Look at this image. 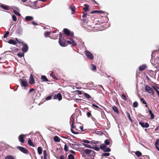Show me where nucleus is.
Returning <instances> with one entry per match:
<instances>
[{
	"mask_svg": "<svg viewBox=\"0 0 159 159\" xmlns=\"http://www.w3.org/2000/svg\"><path fill=\"white\" fill-rule=\"evenodd\" d=\"M20 85L22 87H24L25 89V88L28 86L29 84L27 82V81L26 79H20Z\"/></svg>",
	"mask_w": 159,
	"mask_h": 159,
	"instance_id": "1",
	"label": "nucleus"
},
{
	"mask_svg": "<svg viewBox=\"0 0 159 159\" xmlns=\"http://www.w3.org/2000/svg\"><path fill=\"white\" fill-rule=\"evenodd\" d=\"M145 90L148 93L151 94L152 95L154 94V92L152 88L148 85H146L145 86Z\"/></svg>",
	"mask_w": 159,
	"mask_h": 159,
	"instance_id": "2",
	"label": "nucleus"
},
{
	"mask_svg": "<svg viewBox=\"0 0 159 159\" xmlns=\"http://www.w3.org/2000/svg\"><path fill=\"white\" fill-rule=\"evenodd\" d=\"M62 35V34L60 33L59 36V43L61 46L64 47L66 46V43L62 40V39L63 40V38Z\"/></svg>",
	"mask_w": 159,
	"mask_h": 159,
	"instance_id": "3",
	"label": "nucleus"
},
{
	"mask_svg": "<svg viewBox=\"0 0 159 159\" xmlns=\"http://www.w3.org/2000/svg\"><path fill=\"white\" fill-rule=\"evenodd\" d=\"M86 56L89 59L93 60V54L89 51L88 50L85 51Z\"/></svg>",
	"mask_w": 159,
	"mask_h": 159,
	"instance_id": "4",
	"label": "nucleus"
},
{
	"mask_svg": "<svg viewBox=\"0 0 159 159\" xmlns=\"http://www.w3.org/2000/svg\"><path fill=\"white\" fill-rule=\"evenodd\" d=\"M64 33L67 35H70L71 37H72L74 35L73 33L70 31L69 30L66 28L63 29Z\"/></svg>",
	"mask_w": 159,
	"mask_h": 159,
	"instance_id": "5",
	"label": "nucleus"
},
{
	"mask_svg": "<svg viewBox=\"0 0 159 159\" xmlns=\"http://www.w3.org/2000/svg\"><path fill=\"white\" fill-rule=\"evenodd\" d=\"M17 148L25 154H27L28 153V150L23 147L18 146Z\"/></svg>",
	"mask_w": 159,
	"mask_h": 159,
	"instance_id": "6",
	"label": "nucleus"
},
{
	"mask_svg": "<svg viewBox=\"0 0 159 159\" xmlns=\"http://www.w3.org/2000/svg\"><path fill=\"white\" fill-rule=\"evenodd\" d=\"M23 45V47L22 48V51L24 52H27L28 49V47L27 44L25 43H21Z\"/></svg>",
	"mask_w": 159,
	"mask_h": 159,
	"instance_id": "7",
	"label": "nucleus"
},
{
	"mask_svg": "<svg viewBox=\"0 0 159 159\" xmlns=\"http://www.w3.org/2000/svg\"><path fill=\"white\" fill-rule=\"evenodd\" d=\"M53 98L54 99H57L59 101L61 100L62 99V96L61 93H58L57 95L54 96Z\"/></svg>",
	"mask_w": 159,
	"mask_h": 159,
	"instance_id": "8",
	"label": "nucleus"
},
{
	"mask_svg": "<svg viewBox=\"0 0 159 159\" xmlns=\"http://www.w3.org/2000/svg\"><path fill=\"white\" fill-rule=\"evenodd\" d=\"M67 42L69 44H71L73 46H75L77 45V43H75L74 40L71 38L70 40H67Z\"/></svg>",
	"mask_w": 159,
	"mask_h": 159,
	"instance_id": "9",
	"label": "nucleus"
},
{
	"mask_svg": "<svg viewBox=\"0 0 159 159\" xmlns=\"http://www.w3.org/2000/svg\"><path fill=\"white\" fill-rule=\"evenodd\" d=\"M139 123L140 125L143 128H147L149 126V125L147 122L144 123L143 122H139Z\"/></svg>",
	"mask_w": 159,
	"mask_h": 159,
	"instance_id": "10",
	"label": "nucleus"
},
{
	"mask_svg": "<svg viewBox=\"0 0 159 159\" xmlns=\"http://www.w3.org/2000/svg\"><path fill=\"white\" fill-rule=\"evenodd\" d=\"M24 135L21 134L18 137V139L19 141L21 143H24L25 142V140L24 139Z\"/></svg>",
	"mask_w": 159,
	"mask_h": 159,
	"instance_id": "11",
	"label": "nucleus"
},
{
	"mask_svg": "<svg viewBox=\"0 0 159 159\" xmlns=\"http://www.w3.org/2000/svg\"><path fill=\"white\" fill-rule=\"evenodd\" d=\"M147 68V66L145 64H143L139 67V71H142Z\"/></svg>",
	"mask_w": 159,
	"mask_h": 159,
	"instance_id": "12",
	"label": "nucleus"
},
{
	"mask_svg": "<svg viewBox=\"0 0 159 159\" xmlns=\"http://www.w3.org/2000/svg\"><path fill=\"white\" fill-rule=\"evenodd\" d=\"M29 83L30 84H33L35 83V81L33 75H31L29 79Z\"/></svg>",
	"mask_w": 159,
	"mask_h": 159,
	"instance_id": "13",
	"label": "nucleus"
},
{
	"mask_svg": "<svg viewBox=\"0 0 159 159\" xmlns=\"http://www.w3.org/2000/svg\"><path fill=\"white\" fill-rule=\"evenodd\" d=\"M16 32L18 34H20L22 32V29L20 25H19L17 28Z\"/></svg>",
	"mask_w": 159,
	"mask_h": 159,
	"instance_id": "14",
	"label": "nucleus"
},
{
	"mask_svg": "<svg viewBox=\"0 0 159 159\" xmlns=\"http://www.w3.org/2000/svg\"><path fill=\"white\" fill-rule=\"evenodd\" d=\"M84 152L87 155H89L90 153L91 152H93V151L90 149H86L84 150Z\"/></svg>",
	"mask_w": 159,
	"mask_h": 159,
	"instance_id": "15",
	"label": "nucleus"
},
{
	"mask_svg": "<svg viewBox=\"0 0 159 159\" xmlns=\"http://www.w3.org/2000/svg\"><path fill=\"white\" fill-rule=\"evenodd\" d=\"M41 79L44 82H48L49 81L47 79L46 77L44 75H42L41 76Z\"/></svg>",
	"mask_w": 159,
	"mask_h": 159,
	"instance_id": "16",
	"label": "nucleus"
},
{
	"mask_svg": "<svg viewBox=\"0 0 159 159\" xmlns=\"http://www.w3.org/2000/svg\"><path fill=\"white\" fill-rule=\"evenodd\" d=\"M103 11H102L94 10L91 12V13L93 14L95 13H98L99 14H102L103 13Z\"/></svg>",
	"mask_w": 159,
	"mask_h": 159,
	"instance_id": "17",
	"label": "nucleus"
},
{
	"mask_svg": "<svg viewBox=\"0 0 159 159\" xmlns=\"http://www.w3.org/2000/svg\"><path fill=\"white\" fill-rule=\"evenodd\" d=\"M28 143L30 145L32 146L33 147H34L35 146V145L33 143H32L31 140L30 139H29Z\"/></svg>",
	"mask_w": 159,
	"mask_h": 159,
	"instance_id": "18",
	"label": "nucleus"
},
{
	"mask_svg": "<svg viewBox=\"0 0 159 159\" xmlns=\"http://www.w3.org/2000/svg\"><path fill=\"white\" fill-rule=\"evenodd\" d=\"M8 43L9 44H12L13 45H16V42L12 39H10L8 41Z\"/></svg>",
	"mask_w": 159,
	"mask_h": 159,
	"instance_id": "19",
	"label": "nucleus"
},
{
	"mask_svg": "<svg viewBox=\"0 0 159 159\" xmlns=\"http://www.w3.org/2000/svg\"><path fill=\"white\" fill-rule=\"evenodd\" d=\"M70 9L72 11L71 14H74L75 10V7H74L70 6Z\"/></svg>",
	"mask_w": 159,
	"mask_h": 159,
	"instance_id": "20",
	"label": "nucleus"
},
{
	"mask_svg": "<svg viewBox=\"0 0 159 159\" xmlns=\"http://www.w3.org/2000/svg\"><path fill=\"white\" fill-rule=\"evenodd\" d=\"M33 19V18L32 16H26L25 17V20L27 21L32 20Z\"/></svg>",
	"mask_w": 159,
	"mask_h": 159,
	"instance_id": "21",
	"label": "nucleus"
},
{
	"mask_svg": "<svg viewBox=\"0 0 159 159\" xmlns=\"http://www.w3.org/2000/svg\"><path fill=\"white\" fill-rule=\"evenodd\" d=\"M149 113L151 116V118L152 119H153L154 118V114L152 113V111L150 109H149L148 110Z\"/></svg>",
	"mask_w": 159,
	"mask_h": 159,
	"instance_id": "22",
	"label": "nucleus"
},
{
	"mask_svg": "<svg viewBox=\"0 0 159 159\" xmlns=\"http://www.w3.org/2000/svg\"><path fill=\"white\" fill-rule=\"evenodd\" d=\"M1 7L5 10H8L9 9V7L8 6L3 4L1 6Z\"/></svg>",
	"mask_w": 159,
	"mask_h": 159,
	"instance_id": "23",
	"label": "nucleus"
},
{
	"mask_svg": "<svg viewBox=\"0 0 159 159\" xmlns=\"http://www.w3.org/2000/svg\"><path fill=\"white\" fill-rule=\"evenodd\" d=\"M112 110L115 112L118 113L119 111L117 107L116 106H114L112 107Z\"/></svg>",
	"mask_w": 159,
	"mask_h": 159,
	"instance_id": "24",
	"label": "nucleus"
},
{
	"mask_svg": "<svg viewBox=\"0 0 159 159\" xmlns=\"http://www.w3.org/2000/svg\"><path fill=\"white\" fill-rule=\"evenodd\" d=\"M84 6L85 7L83 8V10L85 11H89V6L88 5L86 4H85Z\"/></svg>",
	"mask_w": 159,
	"mask_h": 159,
	"instance_id": "25",
	"label": "nucleus"
},
{
	"mask_svg": "<svg viewBox=\"0 0 159 159\" xmlns=\"http://www.w3.org/2000/svg\"><path fill=\"white\" fill-rule=\"evenodd\" d=\"M54 140L57 142H59L60 141V138L57 136H55L54 137Z\"/></svg>",
	"mask_w": 159,
	"mask_h": 159,
	"instance_id": "26",
	"label": "nucleus"
},
{
	"mask_svg": "<svg viewBox=\"0 0 159 159\" xmlns=\"http://www.w3.org/2000/svg\"><path fill=\"white\" fill-rule=\"evenodd\" d=\"M50 75L52 77L53 79H54L56 80H58L57 77H56L54 75L53 71H52L51 72V74H50Z\"/></svg>",
	"mask_w": 159,
	"mask_h": 159,
	"instance_id": "27",
	"label": "nucleus"
},
{
	"mask_svg": "<svg viewBox=\"0 0 159 159\" xmlns=\"http://www.w3.org/2000/svg\"><path fill=\"white\" fill-rule=\"evenodd\" d=\"M38 152L39 154L40 155L42 153V148L40 147H39L37 149Z\"/></svg>",
	"mask_w": 159,
	"mask_h": 159,
	"instance_id": "28",
	"label": "nucleus"
},
{
	"mask_svg": "<svg viewBox=\"0 0 159 159\" xmlns=\"http://www.w3.org/2000/svg\"><path fill=\"white\" fill-rule=\"evenodd\" d=\"M135 154L136 156L138 157H140L142 155V153L139 151H137L135 152Z\"/></svg>",
	"mask_w": 159,
	"mask_h": 159,
	"instance_id": "29",
	"label": "nucleus"
},
{
	"mask_svg": "<svg viewBox=\"0 0 159 159\" xmlns=\"http://www.w3.org/2000/svg\"><path fill=\"white\" fill-rule=\"evenodd\" d=\"M106 148V146L105 145L103 144L101 145L100 146V148L103 151H104V150Z\"/></svg>",
	"mask_w": 159,
	"mask_h": 159,
	"instance_id": "30",
	"label": "nucleus"
},
{
	"mask_svg": "<svg viewBox=\"0 0 159 159\" xmlns=\"http://www.w3.org/2000/svg\"><path fill=\"white\" fill-rule=\"evenodd\" d=\"M5 159H14V158L12 156L9 155L6 157Z\"/></svg>",
	"mask_w": 159,
	"mask_h": 159,
	"instance_id": "31",
	"label": "nucleus"
},
{
	"mask_svg": "<svg viewBox=\"0 0 159 159\" xmlns=\"http://www.w3.org/2000/svg\"><path fill=\"white\" fill-rule=\"evenodd\" d=\"M92 70H96V67L93 64L91 65Z\"/></svg>",
	"mask_w": 159,
	"mask_h": 159,
	"instance_id": "32",
	"label": "nucleus"
},
{
	"mask_svg": "<svg viewBox=\"0 0 159 159\" xmlns=\"http://www.w3.org/2000/svg\"><path fill=\"white\" fill-rule=\"evenodd\" d=\"M82 145L86 147L92 148L91 147V146L88 144H86L84 143H83Z\"/></svg>",
	"mask_w": 159,
	"mask_h": 159,
	"instance_id": "33",
	"label": "nucleus"
},
{
	"mask_svg": "<svg viewBox=\"0 0 159 159\" xmlns=\"http://www.w3.org/2000/svg\"><path fill=\"white\" fill-rule=\"evenodd\" d=\"M84 94L85 97L88 99H89L91 98V96L88 93H84Z\"/></svg>",
	"mask_w": 159,
	"mask_h": 159,
	"instance_id": "34",
	"label": "nucleus"
},
{
	"mask_svg": "<svg viewBox=\"0 0 159 159\" xmlns=\"http://www.w3.org/2000/svg\"><path fill=\"white\" fill-rule=\"evenodd\" d=\"M138 103L137 102L135 101L133 103V107H137L138 106Z\"/></svg>",
	"mask_w": 159,
	"mask_h": 159,
	"instance_id": "35",
	"label": "nucleus"
},
{
	"mask_svg": "<svg viewBox=\"0 0 159 159\" xmlns=\"http://www.w3.org/2000/svg\"><path fill=\"white\" fill-rule=\"evenodd\" d=\"M159 139H157L155 143V145L156 146V147H158V146L159 145Z\"/></svg>",
	"mask_w": 159,
	"mask_h": 159,
	"instance_id": "36",
	"label": "nucleus"
},
{
	"mask_svg": "<svg viewBox=\"0 0 159 159\" xmlns=\"http://www.w3.org/2000/svg\"><path fill=\"white\" fill-rule=\"evenodd\" d=\"M68 159H75L74 156L72 154H69L68 156Z\"/></svg>",
	"mask_w": 159,
	"mask_h": 159,
	"instance_id": "37",
	"label": "nucleus"
},
{
	"mask_svg": "<svg viewBox=\"0 0 159 159\" xmlns=\"http://www.w3.org/2000/svg\"><path fill=\"white\" fill-rule=\"evenodd\" d=\"M24 54L22 52L18 53L17 54V56L20 57H21L24 56Z\"/></svg>",
	"mask_w": 159,
	"mask_h": 159,
	"instance_id": "38",
	"label": "nucleus"
},
{
	"mask_svg": "<svg viewBox=\"0 0 159 159\" xmlns=\"http://www.w3.org/2000/svg\"><path fill=\"white\" fill-rule=\"evenodd\" d=\"M110 155V154L109 153H104L102 154V156L104 157L108 156Z\"/></svg>",
	"mask_w": 159,
	"mask_h": 159,
	"instance_id": "39",
	"label": "nucleus"
},
{
	"mask_svg": "<svg viewBox=\"0 0 159 159\" xmlns=\"http://www.w3.org/2000/svg\"><path fill=\"white\" fill-rule=\"evenodd\" d=\"M105 143L106 145H108L110 144V142L108 139H106L105 141Z\"/></svg>",
	"mask_w": 159,
	"mask_h": 159,
	"instance_id": "40",
	"label": "nucleus"
},
{
	"mask_svg": "<svg viewBox=\"0 0 159 159\" xmlns=\"http://www.w3.org/2000/svg\"><path fill=\"white\" fill-rule=\"evenodd\" d=\"M82 142H83L84 143H90V142L89 141L85 140V139H83L82 141Z\"/></svg>",
	"mask_w": 159,
	"mask_h": 159,
	"instance_id": "41",
	"label": "nucleus"
},
{
	"mask_svg": "<svg viewBox=\"0 0 159 159\" xmlns=\"http://www.w3.org/2000/svg\"><path fill=\"white\" fill-rule=\"evenodd\" d=\"M9 34V32L8 31H7L6 33L3 35V38H7L8 35Z\"/></svg>",
	"mask_w": 159,
	"mask_h": 159,
	"instance_id": "42",
	"label": "nucleus"
},
{
	"mask_svg": "<svg viewBox=\"0 0 159 159\" xmlns=\"http://www.w3.org/2000/svg\"><path fill=\"white\" fill-rule=\"evenodd\" d=\"M140 101L142 102V103L143 104H147V103L145 101V100L143 98H141L140 99Z\"/></svg>",
	"mask_w": 159,
	"mask_h": 159,
	"instance_id": "43",
	"label": "nucleus"
},
{
	"mask_svg": "<svg viewBox=\"0 0 159 159\" xmlns=\"http://www.w3.org/2000/svg\"><path fill=\"white\" fill-rule=\"evenodd\" d=\"M111 151V149L109 148H106L104 150V152H110Z\"/></svg>",
	"mask_w": 159,
	"mask_h": 159,
	"instance_id": "44",
	"label": "nucleus"
},
{
	"mask_svg": "<svg viewBox=\"0 0 159 159\" xmlns=\"http://www.w3.org/2000/svg\"><path fill=\"white\" fill-rule=\"evenodd\" d=\"M12 17L13 21H16V20L17 18L16 16L15 15H12Z\"/></svg>",
	"mask_w": 159,
	"mask_h": 159,
	"instance_id": "45",
	"label": "nucleus"
},
{
	"mask_svg": "<svg viewBox=\"0 0 159 159\" xmlns=\"http://www.w3.org/2000/svg\"><path fill=\"white\" fill-rule=\"evenodd\" d=\"M69 146L71 148L73 149L75 147V144L70 143H69Z\"/></svg>",
	"mask_w": 159,
	"mask_h": 159,
	"instance_id": "46",
	"label": "nucleus"
},
{
	"mask_svg": "<svg viewBox=\"0 0 159 159\" xmlns=\"http://www.w3.org/2000/svg\"><path fill=\"white\" fill-rule=\"evenodd\" d=\"M92 148L94 150H95L97 151H98L100 149V148L98 147H93Z\"/></svg>",
	"mask_w": 159,
	"mask_h": 159,
	"instance_id": "47",
	"label": "nucleus"
},
{
	"mask_svg": "<svg viewBox=\"0 0 159 159\" xmlns=\"http://www.w3.org/2000/svg\"><path fill=\"white\" fill-rule=\"evenodd\" d=\"M43 154H44V157H47V154L46 151V150H44L43 151Z\"/></svg>",
	"mask_w": 159,
	"mask_h": 159,
	"instance_id": "48",
	"label": "nucleus"
},
{
	"mask_svg": "<svg viewBox=\"0 0 159 159\" xmlns=\"http://www.w3.org/2000/svg\"><path fill=\"white\" fill-rule=\"evenodd\" d=\"M64 149L65 151L66 152H67L68 151L67 146L66 144H65L64 146Z\"/></svg>",
	"mask_w": 159,
	"mask_h": 159,
	"instance_id": "49",
	"label": "nucleus"
},
{
	"mask_svg": "<svg viewBox=\"0 0 159 159\" xmlns=\"http://www.w3.org/2000/svg\"><path fill=\"white\" fill-rule=\"evenodd\" d=\"M71 132L74 134H78V132H75L72 128H71Z\"/></svg>",
	"mask_w": 159,
	"mask_h": 159,
	"instance_id": "50",
	"label": "nucleus"
},
{
	"mask_svg": "<svg viewBox=\"0 0 159 159\" xmlns=\"http://www.w3.org/2000/svg\"><path fill=\"white\" fill-rule=\"evenodd\" d=\"M50 34V33L49 32H46L44 34L45 37H47Z\"/></svg>",
	"mask_w": 159,
	"mask_h": 159,
	"instance_id": "51",
	"label": "nucleus"
},
{
	"mask_svg": "<svg viewBox=\"0 0 159 159\" xmlns=\"http://www.w3.org/2000/svg\"><path fill=\"white\" fill-rule=\"evenodd\" d=\"M16 40L17 41V42L19 43H24V42L23 41H20L18 40L17 38H15Z\"/></svg>",
	"mask_w": 159,
	"mask_h": 159,
	"instance_id": "52",
	"label": "nucleus"
},
{
	"mask_svg": "<svg viewBox=\"0 0 159 159\" xmlns=\"http://www.w3.org/2000/svg\"><path fill=\"white\" fill-rule=\"evenodd\" d=\"M91 144L93 146H95L96 145V143L95 141L94 140H92L91 142Z\"/></svg>",
	"mask_w": 159,
	"mask_h": 159,
	"instance_id": "53",
	"label": "nucleus"
},
{
	"mask_svg": "<svg viewBox=\"0 0 159 159\" xmlns=\"http://www.w3.org/2000/svg\"><path fill=\"white\" fill-rule=\"evenodd\" d=\"M14 13L15 14H16L17 15H18V16H20V14L19 13L17 12L16 11H15V10H14Z\"/></svg>",
	"mask_w": 159,
	"mask_h": 159,
	"instance_id": "54",
	"label": "nucleus"
},
{
	"mask_svg": "<svg viewBox=\"0 0 159 159\" xmlns=\"http://www.w3.org/2000/svg\"><path fill=\"white\" fill-rule=\"evenodd\" d=\"M51 98H52V96H49L47 97L46 98V100H49L51 99Z\"/></svg>",
	"mask_w": 159,
	"mask_h": 159,
	"instance_id": "55",
	"label": "nucleus"
},
{
	"mask_svg": "<svg viewBox=\"0 0 159 159\" xmlns=\"http://www.w3.org/2000/svg\"><path fill=\"white\" fill-rule=\"evenodd\" d=\"M92 106L93 107H95L96 108H100L101 109L100 107H99L97 105H96L95 104H93L92 105Z\"/></svg>",
	"mask_w": 159,
	"mask_h": 159,
	"instance_id": "56",
	"label": "nucleus"
},
{
	"mask_svg": "<svg viewBox=\"0 0 159 159\" xmlns=\"http://www.w3.org/2000/svg\"><path fill=\"white\" fill-rule=\"evenodd\" d=\"M91 113L89 112H88L87 113V115L88 117H89L91 116Z\"/></svg>",
	"mask_w": 159,
	"mask_h": 159,
	"instance_id": "57",
	"label": "nucleus"
},
{
	"mask_svg": "<svg viewBox=\"0 0 159 159\" xmlns=\"http://www.w3.org/2000/svg\"><path fill=\"white\" fill-rule=\"evenodd\" d=\"M122 98L124 100H126V97L125 96V95H122Z\"/></svg>",
	"mask_w": 159,
	"mask_h": 159,
	"instance_id": "58",
	"label": "nucleus"
},
{
	"mask_svg": "<svg viewBox=\"0 0 159 159\" xmlns=\"http://www.w3.org/2000/svg\"><path fill=\"white\" fill-rule=\"evenodd\" d=\"M127 116L128 117V118H129V119H130V120H131L130 116V114L128 112H127Z\"/></svg>",
	"mask_w": 159,
	"mask_h": 159,
	"instance_id": "59",
	"label": "nucleus"
},
{
	"mask_svg": "<svg viewBox=\"0 0 159 159\" xmlns=\"http://www.w3.org/2000/svg\"><path fill=\"white\" fill-rule=\"evenodd\" d=\"M87 16V14L86 13H84L82 15V17L83 18H86Z\"/></svg>",
	"mask_w": 159,
	"mask_h": 159,
	"instance_id": "60",
	"label": "nucleus"
},
{
	"mask_svg": "<svg viewBox=\"0 0 159 159\" xmlns=\"http://www.w3.org/2000/svg\"><path fill=\"white\" fill-rule=\"evenodd\" d=\"M80 128L81 131H84V130L83 129V126H80Z\"/></svg>",
	"mask_w": 159,
	"mask_h": 159,
	"instance_id": "61",
	"label": "nucleus"
},
{
	"mask_svg": "<svg viewBox=\"0 0 159 159\" xmlns=\"http://www.w3.org/2000/svg\"><path fill=\"white\" fill-rule=\"evenodd\" d=\"M70 152L72 154H73L74 155H75V152L72 150H70Z\"/></svg>",
	"mask_w": 159,
	"mask_h": 159,
	"instance_id": "62",
	"label": "nucleus"
},
{
	"mask_svg": "<svg viewBox=\"0 0 159 159\" xmlns=\"http://www.w3.org/2000/svg\"><path fill=\"white\" fill-rule=\"evenodd\" d=\"M31 23L34 25H38V24L35 22H31Z\"/></svg>",
	"mask_w": 159,
	"mask_h": 159,
	"instance_id": "63",
	"label": "nucleus"
},
{
	"mask_svg": "<svg viewBox=\"0 0 159 159\" xmlns=\"http://www.w3.org/2000/svg\"><path fill=\"white\" fill-rule=\"evenodd\" d=\"M59 159H64V156L62 155H61L60 156V157L59 158Z\"/></svg>",
	"mask_w": 159,
	"mask_h": 159,
	"instance_id": "64",
	"label": "nucleus"
}]
</instances>
